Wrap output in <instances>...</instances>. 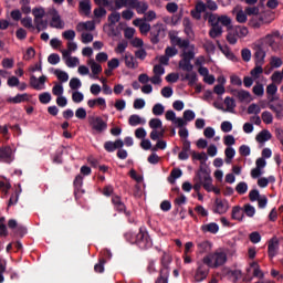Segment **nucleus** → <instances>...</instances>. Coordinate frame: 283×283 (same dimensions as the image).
Wrapping results in <instances>:
<instances>
[{"label": "nucleus", "mask_w": 283, "mask_h": 283, "mask_svg": "<svg viewBox=\"0 0 283 283\" xmlns=\"http://www.w3.org/2000/svg\"><path fill=\"white\" fill-rule=\"evenodd\" d=\"M0 160L2 163H12V148L8 146L0 148Z\"/></svg>", "instance_id": "2eb2a0df"}, {"label": "nucleus", "mask_w": 283, "mask_h": 283, "mask_svg": "<svg viewBox=\"0 0 283 283\" xmlns=\"http://www.w3.org/2000/svg\"><path fill=\"white\" fill-rule=\"evenodd\" d=\"M62 36L66 41H74V38L76 36V32L74 30H66L62 33Z\"/></svg>", "instance_id": "6e6d98bb"}, {"label": "nucleus", "mask_w": 283, "mask_h": 283, "mask_svg": "<svg viewBox=\"0 0 283 283\" xmlns=\"http://www.w3.org/2000/svg\"><path fill=\"white\" fill-rule=\"evenodd\" d=\"M80 12H83L85 17L92 14V2L90 0L80 1Z\"/></svg>", "instance_id": "aec40b11"}, {"label": "nucleus", "mask_w": 283, "mask_h": 283, "mask_svg": "<svg viewBox=\"0 0 283 283\" xmlns=\"http://www.w3.org/2000/svg\"><path fill=\"white\" fill-rule=\"evenodd\" d=\"M244 10H245V14H248V17H259L260 15V7H247Z\"/></svg>", "instance_id": "58836bf2"}, {"label": "nucleus", "mask_w": 283, "mask_h": 283, "mask_svg": "<svg viewBox=\"0 0 283 283\" xmlns=\"http://www.w3.org/2000/svg\"><path fill=\"white\" fill-rule=\"evenodd\" d=\"M207 8L208 10L214 11L218 10V4L212 0H208L207 4L199 0L196 3L195 9L190 11L192 19H196V21H200V19H202V12H207Z\"/></svg>", "instance_id": "7ed1b4c3"}, {"label": "nucleus", "mask_w": 283, "mask_h": 283, "mask_svg": "<svg viewBox=\"0 0 283 283\" xmlns=\"http://www.w3.org/2000/svg\"><path fill=\"white\" fill-rule=\"evenodd\" d=\"M77 32H83V30H86L88 32H94L96 30V24H94V21H87V22H80L76 25Z\"/></svg>", "instance_id": "dca6fc26"}, {"label": "nucleus", "mask_w": 283, "mask_h": 283, "mask_svg": "<svg viewBox=\"0 0 283 283\" xmlns=\"http://www.w3.org/2000/svg\"><path fill=\"white\" fill-rule=\"evenodd\" d=\"M219 23L227 28L228 32L229 28H233V25H231V18H229L228 15H220Z\"/></svg>", "instance_id": "c9c22d12"}, {"label": "nucleus", "mask_w": 283, "mask_h": 283, "mask_svg": "<svg viewBox=\"0 0 283 283\" xmlns=\"http://www.w3.org/2000/svg\"><path fill=\"white\" fill-rule=\"evenodd\" d=\"M169 279V268H163L160 270V276L157 279L156 283H168Z\"/></svg>", "instance_id": "cd10ccee"}, {"label": "nucleus", "mask_w": 283, "mask_h": 283, "mask_svg": "<svg viewBox=\"0 0 283 283\" xmlns=\"http://www.w3.org/2000/svg\"><path fill=\"white\" fill-rule=\"evenodd\" d=\"M211 179V175L207 171V169L200 168L197 172V176L195 177V181H199L202 184L207 182Z\"/></svg>", "instance_id": "6ab92c4d"}, {"label": "nucleus", "mask_w": 283, "mask_h": 283, "mask_svg": "<svg viewBox=\"0 0 283 283\" xmlns=\"http://www.w3.org/2000/svg\"><path fill=\"white\" fill-rule=\"evenodd\" d=\"M153 114L155 116H163L165 114V106H163V104H156L153 107Z\"/></svg>", "instance_id": "3c124183"}, {"label": "nucleus", "mask_w": 283, "mask_h": 283, "mask_svg": "<svg viewBox=\"0 0 283 283\" xmlns=\"http://www.w3.org/2000/svg\"><path fill=\"white\" fill-rule=\"evenodd\" d=\"M272 136H271V132L264 129L262 132H260L256 135V142L258 143H266V140H271Z\"/></svg>", "instance_id": "a878e982"}, {"label": "nucleus", "mask_w": 283, "mask_h": 283, "mask_svg": "<svg viewBox=\"0 0 283 283\" xmlns=\"http://www.w3.org/2000/svg\"><path fill=\"white\" fill-rule=\"evenodd\" d=\"M245 36H249V28L244 25H235L229 28L226 39L230 45H235L238 39H244Z\"/></svg>", "instance_id": "f03ea898"}, {"label": "nucleus", "mask_w": 283, "mask_h": 283, "mask_svg": "<svg viewBox=\"0 0 283 283\" xmlns=\"http://www.w3.org/2000/svg\"><path fill=\"white\" fill-rule=\"evenodd\" d=\"M128 123L132 125V127H136V125H145V119L138 115H132L128 119Z\"/></svg>", "instance_id": "c756f323"}, {"label": "nucleus", "mask_w": 283, "mask_h": 283, "mask_svg": "<svg viewBox=\"0 0 283 283\" xmlns=\"http://www.w3.org/2000/svg\"><path fill=\"white\" fill-rule=\"evenodd\" d=\"M88 65H91V70L94 75L101 74V72H103V66H101V64L96 63L94 60H90Z\"/></svg>", "instance_id": "72a5a7b5"}, {"label": "nucleus", "mask_w": 283, "mask_h": 283, "mask_svg": "<svg viewBox=\"0 0 283 283\" xmlns=\"http://www.w3.org/2000/svg\"><path fill=\"white\" fill-rule=\"evenodd\" d=\"M264 72V69H262V65H256L252 71H251V76L253 78H260V74Z\"/></svg>", "instance_id": "13d9d810"}, {"label": "nucleus", "mask_w": 283, "mask_h": 283, "mask_svg": "<svg viewBox=\"0 0 283 283\" xmlns=\"http://www.w3.org/2000/svg\"><path fill=\"white\" fill-rule=\"evenodd\" d=\"M108 21L111 23V25H116V23H118V21H120V13L118 12H113L108 15Z\"/></svg>", "instance_id": "8fccbe9b"}, {"label": "nucleus", "mask_w": 283, "mask_h": 283, "mask_svg": "<svg viewBox=\"0 0 283 283\" xmlns=\"http://www.w3.org/2000/svg\"><path fill=\"white\" fill-rule=\"evenodd\" d=\"M209 36L211 39H218V38L222 36V27L220 24L212 25L209 31Z\"/></svg>", "instance_id": "5701e85b"}, {"label": "nucleus", "mask_w": 283, "mask_h": 283, "mask_svg": "<svg viewBox=\"0 0 283 283\" xmlns=\"http://www.w3.org/2000/svg\"><path fill=\"white\" fill-rule=\"evenodd\" d=\"M39 101L43 105H46V103H50V101H52V95H50V93H42L39 96Z\"/></svg>", "instance_id": "bf43d9fd"}, {"label": "nucleus", "mask_w": 283, "mask_h": 283, "mask_svg": "<svg viewBox=\"0 0 283 283\" xmlns=\"http://www.w3.org/2000/svg\"><path fill=\"white\" fill-rule=\"evenodd\" d=\"M213 211L214 213H219L220 216H222V213H227V211H229V206L224 203V201H222L221 199L217 198L214 201Z\"/></svg>", "instance_id": "4468645a"}, {"label": "nucleus", "mask_w": 283, "mask_h": 283, "mask_svg": "<svg viewBox=\"0 0 283 283\" xmlns=\"http://www.w3.org/2000/svg\"><path fill=\"white\" fill-rule=\"evenodd\" d=\"M250 238V242H252V244H258V242H260V240H262V235H260V232H252L249 235Z\"/></svg>", "instance_id": "052dcab7"}, {"label": "nucleus", "mask_w": 283, "mask_h": 283, "mask_svg": "<svg viewBox=\"0 0 283 283\" xmlns=\"http://www.w3.org/2000/svg\"><path fill=\"white\" fill-rule=\"evenodd\" d=\"M165 54L168 59H171V56H176V54H178V49L174 46H168L165 50Z\"/></svg>", "instance_id": "e2e57ef3"}, {"label": "nucleus", "mask_w": 283, "mask_h": 283, "mask_svg": "<svg viewBox=\"0 0 283 283\" xmlns=\"http://www.w3.org/2000/svg\"><path fill=\"white\" fill-rule=\"evenodd\" d=\"M277 249H280V240H277L274 237L269 241V245H268L269 258H275V255L277 254Z\"/></svg>", "instance_id": "9d476101"}, {"label": "nucleus", "mask_w": 283, "mask_h": 283, "mask_svg": "<svg viewBox=\"0 0 283 283\" xmlns=\"http://www.w3.org/2000/svg\"><path fill=\"white\" fill-rule=\"evenodd\" d=\"M241 56H242V60H243L245 63H249V61H251V50H249V49H242V51H241Z\"/></svg>", "instance_id": "338daca9"}, {"label": "nucleus", "mask_w": 283, "mask_h": 283, "mask_svg": "<svg viewBox=\"0 0 283 283\" xmlns=\"http://www.w3.org/2000/svg\"><path fill=\"white\" fill-rule=\"evenodd\" d=\"M247 11L240 10L237 12V21L238 23H244L247 21Z\"/></svg>", "instance_id": "0e129e2a"}, {"label": "nucleus", "mask_w": 283, "mask_h": 283, "mask_svg": "<svg viewBox=\"0 0 283 283\" xmlns=\"http://www.w3.org/2000/svg\"><path fill=\"white\" fill-rule=\"evenodd\" d=\"M264 59H266V48L264 44L254 45V61L255 65H262L264 63Z\"/></svg>", "instance_id": "20e7f679"}, {"label": "nucleus", "mask_w": 283, "mask_h": 283, "mask_svg": "<svg viewBox=\"0 0 283 283\" xmlns=\"http://www.w3.org/2000/svg\"><path fill=\"white\" fill-rule=\"evenodd\" d=\"M203 48H205L206 52H208V53L216 52V44H213V42L210 40L205 41Z\"/></svg>", "instance_id": "864d4df0"}, {"label": "nucleus", "mask_w": 283, "mask_h": 283, "mask_svg": "<svg viewBox=\"0 0 283 283\" xmlns=\"http://www.w3.org/2000/svg\"><path fill=\"white\" fill-rule=\"evenodd\" d=\"M275 21V12L273 11H265L260 13L258 17H253L249 20L250 28L254 30H260L262 25H269V23H273Z\"/></svg>", "instance_id": "f257e3e1"}, {"label": "nucleus", "mask_w": 283, "mask_h": 283, "mask_svg": "<svg viewBox=\"0 0 283 283\" xmlns=\"http://www.w3.org/2000/svg\"><path fill=\"white\" fill-rule=\"evenodd\" d=\"M201 264L208 266V269H213V254L203 256Z\"/></svg>", "instance_id": "a18cd8bd"}, {"label": "nucleus", "mask_w": 283, "mask_h": 283, "mask_svg": "<svg viewBox=\"0 0 283 283\" xmlns=\"http://www.w3.org/2000/svg\"><path fill=\"white\" fill-rule=\"evenodd\" d=\"M268 107H269V109H271V112H273L275 114V118H277L279 120H282V118H283V104L282 103H277L276 105L268 103Z\"/></svg>", "instance_id": "ddd939ff"}, {"label": "nucleus", "mask_w": 283, "mask_h": 283, "mask_svg": "<svg viewBox=\"0 0 283 283\" xmlns=\"http://www.w3.org/2000/svg\"><path fill=\"white\" fill-rule=\"evenodd\" d=\"M65 64L67 67H76V65H78V57H67L65 60Z\"/></svg>", "instance_id": "69168bd1"}, {"label": "nucleus", "mask_w": 283, "mask_h": 283, "mask_svg": "<svg viewBox=\"0 0 283 283\" xmlns=\"http://www.w3.org/2000/svg\"><path fill=\"white\" fill-rule=\"evenodd\" d=\"M208 276H209V266L205 264H199L195 273V281L202 282L203 280H207Z\"/></svg>", "instance_id": "0eeeda50"}, {"label": "nucleus", "mask_w": 283, "mask_h": 283, "mask_svg": "<svg viewBox=\"0 0 283 283\" xmlns=\"http://www.w3.org/2000/svg\"><path fill=\"white\" fill-rule=\"evenodd\" d=\"M179 67L184 72H193V64H191V61L189 60H181L179 62Z\"/></svg>", "instance_id": "c85d7f7f"}, {"label": "nucleus", "mask_w": 283, "mask_h": 283, "mask_svg": "<svg viewBox=\"0 0 283 283\" xmlns=\"http://www.w3.org/2000/svg\"><path fill=\"white\" fill-rule=\"evenodd\" d=\"M248 189L249 186L244 181L239 182L235 187V191L237 193H240V196L244 195V192L248 191Z\"/></svg>", "instance_id": "de8ad7c7"}, {"label": "nucleus", "mask_w": 283, "mask_h": 283, "mask_svg": "<svg viewBox=\"0 0 283 283\" xmlns=\"http://www.w3.org/2000/svg\"><path fill=\"white\" fill-rule=\"evenodd\" d=\"M243 213L248 216V218H253L255 216V208L249 203L244 205L243 207Z\"/></svg>", "instance_id": "ea45409f"}, {"label": "nucleus", "mask_w": 283, "mask_h": 283, "mask_svg": "<svg viewBox=\"0 0 283 283\" xmlns=\"http://www.w3.org/2000/svg\"><path fill=\"white\" fill-rule=\"evenodd\" d=\"M231 218L232 220H238V222H242V220H244V210H242V207L234 206L232 208Z\"/></svg>", "instance_id": "a211bd4d"}, {"label": "nucleus", "mask_w": 283, "mask_h": 283, "mask_svg": "<svg viewBox=\"0 0 283 283\" xmlns=\"http://www.w3.org/2000/svg\"><path fill=\"white\" fill-rule=\"evenodd\" d=\"M261 112V108H260V105L258 104H251L249 107H248V114H260Z\"/></svg>", "instance_id": "774afa93"}, {"label": "nucleus", "mask_w": 283, "mask_h": 283, "mask_svg": "<svg viewBox=\"0 0 283 283\" xmlns=\"http://www.w3.org/2000/svg\"><path fill=\"white\" fill-rule=\"evenodd\" d=\"M32 14L34 17V21L38 22L39 19H43V17H45V9L44 8H34L32 10Z\"/></svg>", "instance_id": "2f4dec72"}, {"label": "nucleus", "mask_w": 283, "mask_h": 283, "mask_svg": "<svg viewBox=\"0 0 283 283\" xmlns=\"http://www.w3.org/2000/svg\"><path fill=\"white\" fill-rule=\"evenodd\" d=\"M129 8L136 10L138 14H145L149 10V4L147 2H140L138 0H128Z\"/></svg>", "instance_id": "423d86ee"}, {"label": "nucleus", "mask_w": 283, "mask_h": 283, "mask_svg": "<svg viewBox=\"0 0 283 283\" xmlns=\"http://www.w3.org/2000/svg\"><path fill=\"white\" fill-rule=\"evenodd\" d=\"M201 231L203 233H218V231H220V227H218L217 223H208L201 227Z\"/></svg>", "instance_id": "b1692460"}, {"label": "nucleus", "mask_w": 283, "mask_h": 283, "mask_svg": "<svg viewBox=\"0 0 283 283\" xmlns=\"http://www.w3.org/2000/svg\"><path fill=\"white\" fill-rule=\"evenodd\" d=\"M29 96L28 93L24 94H18L15 97H10L8 99V103H25V101H29Z\"/></svg>", "instance_id": "bb28decb"}, {"label": "nucleus", "mask_w": 283, "mask_h": 283, "mask_svg": "<svg viewBox=\"0 0 283 283\" xmlns=\"http://www.w3.org/2000/svg\"><path fill=\"white\" fill-rule=\"evenodd\" d=\"M150 129H163V122L159 118H153L149 120Z\"/></svg>", "instance_id": "37998d69"}, {"label": "nucleus", "mask_w": 283, "mask_h": 283, "mask_svg": "<svg viewBox=\"0 0 283 283\" xmlns=\"http://www.w3.org/2000/svg\"><path fill=\"white\" fill-rule=\"evenodd\" d=\"M261 118H262L263 123H265V125H271L273 123V114H271V112H269V111H264L261 114Z\"/></svg>", "instance_id": "e433bc0d"}, {"label": "nucleus", "mask_w": 283, "mask_h": 283, "mask_svg": "<svg viewBox=\"0 0 283 283\" xmlns=\"http://www.w3.org/2000/svg\"><path fill=\"white\" fill-rule=\"evenodd\" d=\"M34 23L38 32H41V30H48V20L38 19Z\"/></svg>", "instance_id": "79ce46f5"}, {"label": "nucleus", "mask_w": 283, "mask_h": 283, "mask_svg": "<svg viewBox=\"0 0 283 283\" xmlns=\"http://www.w3.org/2000/svg\"><path fill=\"white\" fill-rule=\"evenodd\" d=\"M233 96H235V98H238L241 103H243V101H249L251 98V93H249V91H239V90H234L232 91Z\"/></svg>", "instance_id": "412c9836"}, {"label": "nucleus", "mask_w": 283, "mask_h": 283, "mask_svg": "<svg viewBox=\"0 0 283 283\" xmlns=\"http://www.w3.org/2000/svg\"><path fill=\"white\" fill-rule=\"evenodd\" d=\"M253 94L255 96H264V86L260 83H256L252 88Z\"/></svg>", "instance_id": "09e8293b"}, {"label": "nucleus", "mask_w": 283, "mask_h": 283, "mask_svg": "<svg viewBox=\"0 0 283 283\" xmlns=\"http://www.w3.org/2000/svg\"><path fill=\"white\" fill-rule=\"evenodd\" d=\"M213 258V269H218V266H222V264L227 263V253L224 252H216L212 254Z\"/></svg>", "instance_id": "9b49d317"}, {"label": "nucleus", "mask_w": 283, "mask_h": 283, "mask_svg": "<svg viewBox=\"0 0 283 283\" xmlns=\"http://www.w3.org/2000/svg\"><path fill=\"white\" fill-rule=\"evenodd\" d=\"M180 176H182V170L174 168L168 177V181L170 185H174V182H176V178H180Z\"/></svg>", "instance_id": "7c9ffc66"}, {"label": "nucleus", "mask_w": 283, "mask_h": 283, "mask_svg": "<svg viewBox=\"0 0 283 283\" xmlns=\"http://www.w3.org/2000/svg\"><path fill=\"white\" fill-rule=\"evenodd\" d=\"M169 38L172 45H177L178 48H189V40H182L176 34H170Z\"/></svg>", "instance_id": "f3484780"}, {"label": "nucleus", "mask_w": 283, "mask_h": 283, "mask_svg": "<svg viewBox=\"0 0 283 283\" xmlns=\"http://www.w3.org/2000/svg\"><path fill=\"white\" fill-rule=\"evenodd\" d=\"M55 76H57L59 81L62 83H66V81L70 78V76L65 73V71L55 70L54 71Z\"/></svg>", "instance_id": "c03bdc74"}, {"label": "nucleus", "mask_w": 283, "mask_h": 283, "mask_svg": "<svg viewBox=\"0 0 283 283\" xmlns=\"http://www.w3.org/2000/svg\"><path fill=\"white\" fill-rule=\"evenodd\" d=\"M233 156H235V149H233L232 147H228L226 149V163L228 165L231 164V160H233Z\"/></svg>", "instance_id": "49530a36"}, {"label": "nucleus", "mask_w": 283, "mask_h": 283, "mask_svg": "<svg viewBox=\"0 0 283 283\" xmlns=\"http://www.w3.org/2000/svg\"><path fill=\"white\" fill-rule=\"evenodd\" d=\"M167 12H170V14H176L178 12V3L176 2H169L166 4Z\"/></svg>", "instance_id": "4d7b16f0"}, {"label": "nucleus", "mask_w": 283, "mask_h": 283, "mask_svg": "<svg viewBox=\"0 0 283 283\" xmlns=\"http://www.w3.org/2000/svg\"><path fill=\"white\" fill-rule=\"evenodd\" d=\"M90 125L92 129H94L98 134H102V132H105V129H107V123H105L102 117H91Z\"/></svg>", "instance_id": "39448f33"}, {"label": "nucleus", "mask_w": 283, "mask_h": 283, "mask_svg": "<svg viewBox=\"0 0 283 283\" xmlns=\"http://www.w3.org/2000/svg\"><path fill=\"white\" fill-rule=\"evenodd\" d=\"M184 81H188V85L193 86L198 81V74H196V72L187 73L186 76L184 77Z\"/></svg>", "instance_id": "f704fd0d"}, {"label": "nucleus", "mask_w": 283, "mask_h": 283, "mask_svg": "<svg viewBox=\"0 0 283 283\" xmlns=\"http://www.w3.org/2000/svg\"><path fill=\"white\" fill-rule=\"evenodd\" d=\"M45 81H48V76L41 75L39 78L36 76L31 75L30 77V86L33 90H43V85H45Z\"/></svg>", "instance_id": "1a4fd4ad"}, {"label": "nucleus", "mask_w": 283, "mask_h": 283, "mask_svg": "<svg viewBox=\"0 0 283 283\" xmlns=\"http://www.w3.org/2000/svg\"><path fill=\"white\" fill-rule=\"evenodd\" d=\"M193 160H201V163L207 161V153H192Z\"/></svg>", "instance_id": "680f3d73"}, {"label": "nucleus", "mask_w": 283, "mask_h": 283, "mask_svg": "<svg viewBox=\"0 0 283 283\" xmlns=\"http://www.w3.org/2000/svg\"><path fill=\"white\" fill-rule=\"evenodd\" d=\"M224 105L227 106V108H223V112H230V114L235 113V99H233L232 97H226Z\"/></svg>", "instance_id": "4be33fe9"}, {"label": "nucleus", "mask_w": 283, "mask_h": 283, "mask_svg": "<svg viewBox=\"0 0 283 283\" xmlns=\"http://www.w3.org/2000/svg\"><path fill=\"white\" fill-rule=\"evenodd\" d=\"M113 205L116 207L117 211H125V203L120 200V197L114 196L112 198Z\"/></svg>", "instance_id": "473e14b6"}, {"label": "nucleus", "mask_w": 283, "mask_h": 283, "mask_svg": "<svg viewBox=\"0 0 283 283\" xmlns=\"http://www.w3.org/2000/svg\"><path fill=\"white\" fill-rule=\"evenodd\" d=\"M160 32H163V24H155L150 31V42L153 45L160 43Z\"/></svg>", "instance_id": "6e6552de"}, {"label": "nucleus", "mask_w": 283, "mask_h": 283, "mask_svg": "<svg viewBox=\"0 0 283 283\" xmlns=\"http://www.w3.org/2000/svg\"><path fill=\"white\" fill-rule=\"evenodd\" d=\"M272 83H276L277 85L282 84L283 74L280 71H275L271 76Z\"/></svg>", "instance_id": "a19ab883"}, {"label": "nucleus", "mask_w": 283, "mask_h": 283, "mask_svg": "<svg viewBox=\"0 0 283 283\" xmlns=\"http://www.w3.org/2000/svg\"><path fill=\"white\" fill-rule=\"evenodd\" d=\"M20 4L21 12H23V14H30V12H32V8H30V0H20Z\"/></svg>", "instance_id": "4c0bfd02"}, {"label": "nucleus", "mask_w": 283, "mask_h": 283, "mask_svg": "<svg viewBox=\"0 0 283 283\" xmlns=\"http://www.w3.org/2000/svg\"><path fill=\"white\" fill-rule=\"evenodd\" d=\"M51 28H55L56 30H63L65 28V22L61 20V15L59 12H54L50 22Z\"/></svg>", "instance_id": "f8f14e48"}, {"label": "nucleus", "mask_w": 283, "mask_h": 283, "mask_svg": "<svg viewBox=\"0 0 283 283\" xmlns=\"http://www.w3.org/2000/svg\"><path fill=\"white\" fill-rule=\"evenodd\" d=\"M170 263H171V255L167 252H164V255L161 258V264L164 269H169Z\"/></svg>", "instance_id": "603ef678"}, {"label": "nucleus", "mask_w": 283, "mask_h": 283, "mask_svg": "<svg viewBox=\"0 0 283 283\" xmlns=\"http://www.w3.org/2000/svg\"><path fill=\"white\" fill-rule=\"evenodd\" d=\"M208 22L211 27L220 25V17H218V14L210 13L208 17Z\"/></svg>", "instance_id": "5fc2aeb1"}, {"label": "nucleus", "mask_w": 283, "mask_h": 283, "mask_svg": "<svg viewBox=\"0 0 283 283\" xmlns=\"http://www.w3.org/2000/svg\"><path fill=\"white\" fill-rule=\"evenodd\" d=\"M125 63L126 66H128L130 70H136L138 67V62L136 61V57L132 54H126L125 55Z\"/></svg>", "instance_id": "393cba45"}]
</instances>
